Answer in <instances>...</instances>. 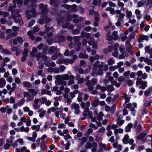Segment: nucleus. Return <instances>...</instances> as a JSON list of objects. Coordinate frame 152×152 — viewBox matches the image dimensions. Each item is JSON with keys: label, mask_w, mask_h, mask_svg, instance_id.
<instances>
[{"label": "nucleus", "mask_w": 152, "mask_h": 152, "mask_svg": "<svg viewBox=\"0 0 152 152\" xmlns=\"http://www.w3.org/2000/svg\"><path fill=\"white\" fill-rule=\"evenodd\" d=\"M15 139V137L13 136H11L10 137V138H7L6 140V142L7 143L4 145V149H8L11 146L12 142Z\"/></svg>", "instance_id": "1"}, {"label": "nucleus", "mask_w": 152, "mask_h": 152, "mask_svg": "<svg viewBox=\"0 0 152 152\" xmlns=\"http://www.w3.org/2000/svg\"><path fill=\"white\" fill-rule=\"evenodd\" d=\"M80 108L79 105L75 103H73L72 105L71 108L75 109V113L76 115L79 114L80 110L79 109Z\"/></svg>", "instance_id": "2"}, {"label": "nucleus", "mask_w": 152, "mask_h": 152, "mask_svg": "<svg viewBox=\"0 0 152 152\" xmlns=\"http://www.w3.org/2000/svg\"><path fill=\"white\" fill-rule=\"evenodd\" d=\"M62 28H67L68 29L72 30L74 29V27L72 24H71L69 22H66L62 26Z\"/></svg>", "instance_id": "3"}, {"label": "nucleus", "mask_w": 152, "mask_h": 152, "mask_svg": "<svg viewBox=\"0 0 152 152\" xmlns=\"http://www.w3.org/2000/svg\"><path fill=\"white\" fill-rule=\"evenodd\" d=\"M41 18L45 19V23H48L51 22V19L50 18H48L47 15H43L41 16Z\"/></svg>", "instance_id": "4"}, {"label": "nucleus", "mask_w": 152, "mask_h": 152, "mask_svg": "<svg viewBox=\"0 0 152 152\" xmlns=\"http://www.w3.org/2000/svg\"><path fill=\"white\" fill-rule=\"evenodd\" d=\"M99 99L98 98L96 97L95 98V99L93 100L91 102V105L93 107H96L99 105Z\"/></svg>", "instance_id": "5"}, {"label": "nucleus", "mask_w": 152, "mask_h": 152, "mask_svg": "<svg viewBox=\"0 0 152 152\" xmlns=\"http://www.w3.org/2000/svg\"><path fill=\"white\" fill-rule=\"evenodd\" d=\"M40 148L43 151L47 149V147L45 141H42L41 142Z\"/></svg>", "instance_id": "6"}, {"label": "nucleus", "mask_w": 152, "mask_h": 152, "mask_svg": "<svg viewBox=\"0 0 152 152\" xmlns=\"http://www.w3.org/2000/svg\"><path fill=\"white\" fill-rule=\"evenodd\" d=\"M146 134L145 133H141L139 135L137 136V139L138 140H143L146 135Z\"/></svg>", "instance_id": "7"}, {"label": "nucleus", "mask_w": 152, "mask_h": 152, "mask_svg": "<svg viewBox=\"0 0 152 152\" xmlns=\"http://www.w3.org/2000/svg\"><path fill=\"white\" fill-rule=\"evenodd\" d=\"M58 1L56 0H50V5L51 6L53 5L55 7L58 6Z\"/></svg>", "instance_id": "8"}, {"label": "nucleus", "mask_w": 152, "mask_h": 152, "mask_svg": "<svg viewBox=\"0 0 152 152\" xmlns=\"http://www.w3.org/2000/svg\"><path fill=\"white\" fill-rule=\"evenodd\" d=\"M129 135L126 134L123 139V142L124 144H127L128 143V141L129 139Z\"/></svg>", "instance_id": "9"}, {"label": "nucleus", "mask_w": 152, "mask_h": 152, "mask_svg": "<svg viewBox=\"0 0 152 152\" xmlns=\"http://www.w3.org/2000/svg\"><path fill=\"white\" fill-rule=\"evenodd\" d=\"M6 83L5 80L4 78H1L0 79V88H3L5 85Z\"/></svg>", "instance_id": "10"}, {"label": "nucleus", "mask_w": 152, "mask_h": 152, "mask_svg": "<svg viewBox=\"0 0 152 152\" xmlns=\"http://www.w3.org/2000/svg\"><path fill=\"white\" fill-rule=\"evenodd\" d=\"M47 5L46 4L45 5V7L41 9V13L42 14L47 15Z\"/></svg>", "instance_id": "11"}, {"label": "nucleus", "mask_w": 152, "mask_h": 152, "mask_svg": "<svg viewBox=\"0 0 152 152\" xmlns=\"http://www.w3.org/2000/svg\"><path fill=\"white\" fill-rule=\"evenodd\" d=\"M107 90L108 92H110L113 91L114 90V88L113 86L109 85L107 87Z\"/></svg>", "instance_id": "12"}, {"label": "nucleus", "mask_w": 152, "mask_h": 152, "mask_svg": "<svg viewBox=\"0 0 152 152\" xmlns=\"http://www.w3.org/2000/svg\"><path fill=\"white\" fill-rule=\"evenodd\" d=\"M23 85L24 87L31 88L32 87L31 84L29 82L26 81L23 83Z\"/></svg>", "instance_id": "13"}, {"label": "nucleus", "mask_w": 152, "mask_h": 152, "mask_svg": "<svg viewBox=\"0 0 152 152\" xmlns=\"http://www.w3.org/2000/svg\"><path fill=\"white\" fill-rule=\"evenodd\" d=\"M78 57L80 58H87L88 57V56L86 54H84L83 53H80Z\"/></svg>", "instance_id": "14"}, {"label": "nucleus", "mask_w": 152, "mask_h": 152, "mask_svg": "<svg viewBox=\"0 0 152 152\" xmlns=\"http://www.w3.org/2000/svg\"><path fill=\"white\" fill-rule=\"evenodd\" d=\"M28 91L30 93L33 94L34 96H36L37 94V92L35 91L34 89L33 88L28 89Z\"/></svg>", "instance_id": "15"}, {"label": "nucleus", "mask_w": 152, "mask_h": 152, "mask_svg": "<svg viewBox=\"0 0 152 152\" xmlns=\"http://www.w3.org/2000/svg\"><path fill=\"white\" fill-rule=\"evenodd\" d=\"M141 79L140 78L138 77L137 78V81H136V85L138 86L139 85H141V84L143 83L144 81L141 80Z\"/></svg>", "instance_id": "16"}, {"label": "nucleus", "mask_w": 152, "mask_h": 152, "mask_svg": "<svg viewBox=\"0 0 152 152\" xmlns=\"http://www.w3.org/2000/svg\"><path fill=\"white\" fill-rule=\"evenodd\" d=\"M115 62V60L113 58H110L107 61L108 64L110 65H113Z\"/></svg>", "instance_id": "17"}, {"label": "nucleus", "mask_w": 152, "mask_h": 152, "mask_svg": "<svg viewBox=\"0 0 152 152\" xmlns=\"http://www.w3.org/2000/svg\"><path fill=\"white\" fill-rule=\"evenodd\" d=\"M2 52L5 54L11 55L12 54V53L10 51L4 48H3L2 49Z\"/></svg>", "instance_id": "18"}, {"label": "nucleus", "mask_w": 152, "mask_h": 152, "mask_svg": "<svg viewBox=\"0 0 152 152\" xmlns=\"http://www.w3.org/2000/svg\"><path fill=\"white\" fill-rule=\"evenodd\" d=\"M58 40L59 42H62L65 40V37L64 36L61 35L58 37Z\"/></svg>", "instance_id": "19"}, {"label": "nucleus", "mask_w": 152, "mask_h": 152, "mask_svg": "<svg viewBox=\"0 0 152 152\" xmlns=\"http://www.w3.org/2000/svg\"><path fill=\"white\" fill-rule=\"evenodd\" d=\"M147 81H144L143 83H142L141 85L140 86V88L142 89H144L147 86Z\"/></svg>", "instance_id": "20"}, {"label": "nucleus", "mask_w": 152, "mask_h": 152, "mask_svg": "<svg viewBox=\"0 0 152 152\" xmlns=\"http://www.w3.org/2000/svg\"><path fill=\"white\" fill-rule=\"evenodd\" d=\"M31 13H32V17L35 18L36 15L37 14L36 12V9L35 8H33L31 9L30 11Z\"/></svg>", "instance_id": "21"}, {"label": "nucleus", "mask_w": 152, "mask_h": 152, "mask_svg": "<svg viewBox=\"0 0 152 152\" xmlns=\"http://www.w3.org/2000/svg\"><path fill=\"white\" fill-rule=\"evenodd\" d=\"M37 49L36 48H33L32 49V52H30V54L32 56H34L35 54L37 52Z\"/></svg>", "instance_id": "22"}, {"label": "nucleus", "mask_w": 152, "mask_h": 152, "mask_svg": "<svg viewBox=\"0 0 152 152\" xmlns=\"http://www.w3.org/2000/svg\"><path fill=\"white\" fill-rule=\"evenodd\" d=\"M127 96L128 95L127 94L125 96H124V98L125 99V103H128L130 101V99L131 97H128Z\"/></svg>", "instance_id": "23"}, {"label": "nucleus", "mask_w": 152, "mask_h": 152, "mask_svg": "<svg viewBox=\"0 0 152 152\" xmlns=\"http://www.w3.org/2000/svg\"><path fill=\"white\" fill-rule=\"evenodd\" d=\"M142 129V127L140 124H139L136 129V131L137 133H139L141 131Z\"/></svg>", "instance_id": "24"}, {"label": "nucleus", "mask_w": 152, "mask_h": 152, "mask_svg": "<svg viewBox=\"0 0 152 152\" xmlns=\"http://www.w3.org/2000/svg\"><path fill=\"white\" fill-rule=\"evenodd\" d=\"M28 49L25 48L24 49V51L23 53V56H26L28 55Z\"/></svg>", "instance_id": "25"}, {"label": "nucleus", "mask_w": 152, "mask_h": 152, "mask_svg": "<svg viewBox=\"0 0 152 152\" xmlns=\"http://www.w3.org/2000/svg\"><path fill=\"white\" fill-rule=\"evenodd\" d=\"M85 147L87 149H88V148L91 149L92 147V146L91 143L87 142L86 143Z\"/></svg>", "instance_id": "26"}, {"label": "nucleus", "mask_w": 152, "mask_h": 152, "mask_svg": "<svg viewBox=\"0 0 152 152\" xmlns=\"http://www.w3.org/2000/svg\"><path fill=\"white\" fill-rule=\"evenodd\" d=\"M132 15V12L131 11L127 10L126 12V17L129 18H130Z\"/></svg>", "instance_id": "27"}, {"label": "nucleus", "mask_w": 152, "mask_h": 152, "mask_svg": "<svg viewBox=\"0 0 152 152\" xmlns=\"http://www.w3.org/2000/svg\"><path fill=\"white\" fill-rule=\"evenodd\" d=\"M60 77V76L59 75H57L56 77V79L57 80V82L58 84H61L62 80L58 79Z\"/></svg>", "instance_id": "28"}, {"label": "nucleus", "mask_w": 152, "mask_h": 152, "mask_svg": "<svg viewBox=\"0 0 152 152\" xmlns=\"http://www.w3.org/2000/svg\"><path fill=\"white\" fill-rule=\"evenodd\" d=\"M80 29L77 28L73 30L72 31V33L73 34L75 35L78 34L80 32Z\"/></svg>", "instance_id": "29"}, {"label": "nucleus", "mask_w": 152, "mask_h": 152, "mask_svg": "<svg viewBox=\"0 0 152 152\" xmlns=\"http://www.w3.org/2000/svg\"><path fill=\"white\" fill-rule=\"evenodd\" d=\"M35 22V21L33 19L28 24V27H31L33 26Z\"/></svg>", "instance_id": "30"}, {"label": "nucleus", "mask_w": 152, "mask_h": 152, "mask_svg": "<svg viewBox=\"0 0 152 152\" xmlns=\"http://www.w3.org/2000/svg\"><path fill=\"white\" fill-rule=\"evenodd\" d=\"M50 60L49 59L48 60H46L44 61V64L47 67H49L50 66Z\"/></svg>", "instance_id": "31"}, {"label": "nucleus", "mask_w": 152, "mask_h": 152, "mask_svg": "<svg viewBox=\"0 0 152 152\" xmlns=\"http://www.w3.org/2000/svg\"><path fill=\"white\" fill-rule=\"evenodd\" d=\"M47 100V99L46 98L42 97L40 99V102L42 104H43L46 102Z\"/></svg>", "instance_id": "32"}, {"label": "nucleus", "mask_w": 152, "mask_h": 152, "mask_svg": "<svg viewBox=\"0 0 152 152\" xmlns=\"http://www.w3.org/2000/svg\"><path fill=\"white\" fill-rule=\"evenodd\" d=\"M64 139L66 140L69 139H71L72 138L71 136L69 134H68L64 136Z\"/></svg>", "instance_id": "33"}, {"label": "nucleus", "mask_w": 152, "mask_h": 152, "mask_svg": "<svg viewBox=\"0 0 152 152\" xmlns=\"http://www.w3.org/2000/svg\"><path fill=\"white\" fill-rule=\"evenodd\" d=\"M91 84L93 85H95L96 84L97 82V79L94 78H93L91 79Z\"/></svg>", "instance_id": "34"}, {"label": "nucleus", "mask_w": 152, "mask_h": 152, "mask_svg": "<svg viewBox=\"0 0 152 152\" xmlns=\"http://www.w3.org/2000/svg\"><path fill=\"white\" fill-rule=\"evenodd\" d=\"M58 56V55L56 53H54V54L52 56L51 59L53 60H55L56 59Z\"/></svg>", "instance_id": "35"}, {"label": "nucleus", "mask_w": 152, "mask_h": 152, "mask_svg": "<svg viewBox=\"0 0 152 152\" xmlns=\"http://www.w3.org/2000/svg\"><path fill=\"white\" fill-rule=\"evenodd\" d=\"M16 142H19L21 145H23L24 142L22 139L19 138L16 140Z\"/></svg>", "instance_id": "36"}, {"label": "nucleus", "mask_w": 152, "mask_h": 152, "mask_svg": "<svg viewBox=\"0 0 152 152\" xmlns=\"http://www.w3.org/2000/svg\"><path fill=\"white\" fill-rule=\"evenodd\" d=\"M8 127L7 124H4L1 127V129L2 130H5Z\"/></svg>", "instance_id": "37"}, {"label": "nucleus", "mask_w": 152, "mask_h": 152, "mask_svg": "<svg viewBox=\"0 0 152 152\" xmlns=\"http://www.w3.org/2000/svg\"><path fill=\"white\" fill-rule=\"evenodd\" d=\"M56 48L54 46H51L49 48V50L52 53H54V52H55Z\"/></svg>", "instance_id": "38"}, {"label": "nucleus", "mask_w": 152, "mask_h": 152, "mask_svg": "<svg viewBox=\"0 0 152 152\" xmlns=\"http://www.w3.org/2000/svg\"><path fill=\"white\" fill-rule=\"evenodd\" d=\"M77 6L75 4H73L72 5V9L74 11L76 12L77 11Z\"/></svg>", "instance_id": "39"}, {"label": "nucleus", "mask_w": 152, "mask_h": 152, "mask_svg": "<svg viewBox=\"0 0 152 152\" xmlns=\"http://www.w3.org/2000/svg\"><path fill=\"white\" fill-rule=\"evenodd\" d=\"M87 140V138L85 137H84L82 138L81 140V142L82 144H83L85 142H86Z\"/></svg>", "instance_id": "40"}, {"label": "nucleus", "mask_w": 152, "mask_h": 152, "mask_svg": "<svg viewBox=\"0 0 152 152\" xmlns=\"http://www.w3.org/2000/svg\"><path fill=\"white\" fill-rule=\"evenodd\" d=\"M143 40L148 41V37L147 35H145L143 34L141 36Z\"/></svg>", "instance_id": "41"}, {"label": "nucleus", "mask_w": 152, "mask_h": 152, "mask_svg": "<svg viewBox=\"0 0 152 152\" xmlns=\"http://www.w3.org/2000/svg\"><path fill=\"white\" fill-rule=\"evenodd\" d=\"M119 96V94H117L116 95H115L113 98L112 99V101L113 102H115V100H116L118 97Z\"/></svg>", "instance_id": "42"}, {"label": "nucleus", "mask_w": 152, "mask_h": 152, "mask_svg": "<svg viewBox=\"0 0 152 152\" xmlns=\"http://www.w3.org/2000/svg\"><path fill=\"white\" fill-rule=\"evenodd\" d=\"M116 109V106L115 104H113L111 107V112L112 113H113Z\"/></svg>", "instance_id": "43"}, {"label": "nucleus", "mask_w": 152, "mask_h": 152, "mask_svg": "<svg viewBox=\"0 0 152 152\" xmlns=\"http://www.w3.org/2000/svg\"><path fill=\"white\" fill-rule=\"evenodd\" d=\"M66 61H67L66 62H68L69 63L72 64L74 63L75 61L73 59H68L67 60H65V61L66 62Z\"/></svg>", "instance_id": "44"}, {"label": "nucleus", "mask_w": 152, "mask_h": 152, "mask_svg": "<svg viewBox=\"0 0 152 152\" xmlns=\"http://www.w3.org/2000/svg\"><path fill=\"white\" fill-rule=\"evenodd\" d=\"M62 79L64 80H68L69 79V75L67 74H66L63 76Z\"/></svg>", "instance_id": "45"}, {"label": "nucleus", "mask_w": 152, "mask_h": 152, "mask_svg": "<svg viewBox=\"0 0 152 152\" xmlns=\"http://www.w3.org/2000/svg\"><path fill=\"white\" fill-rule=\"evenodd\" d=\"M80 94L81 95H80L78 96L77 98V100H78L79 102H81L82 101L83 99L81 95L83 94V93L81 92Z\"/></svg>", "instance_id": "46"}, {"label": "nucleus", "mask_w": 152, "mask_h": 152, "mask_svg": "<svg viewBox=\"0 0 152 152\" xmlns=\"http://www.w3.org/2000/svg\"><path fill=\"white\" fill-rule=\"evenodd\" d=\"M46 112L45 110H43L42 112L40 113L39 114V116L40 118H42L44 117Z\"/></svg>", "instance_id": "47"}, {"label": "nucleus", "mask_w": 152, "mask_h": 152, "mask_svg": "<svg viewBox=\"0 0 152 152\" xmlns=\"http://www.w3.org/2000/svg\"><path fill=\"white\" fill-rule=\"evenodd\" d=\"M23 4V0H18L17 2V4L18 5V7H20Z\"/></svg>", "instance_id": "48"}, {"label": "nucleus", "mask_w": 152, "mask_h": 152, "mask_svg": "<svg viewBox=\"0 0 152 152\" xmlns=\"http://www.w3.org/2000/svg\"><path fill=\"white\" fill-rule=\"evenodd\" d=\"M124 122V120H120L119 121H117V124H119L120 126H121L123 124Z\"/></svg>", "instance_id": "49"}, {"label": "nucleus", "mask_w": 152, "mask_h": 152, "mask_svg": "<svg viewBox=\"0 0 152 152\" xmlns=\"http://www.w3.org/2000/svg\"><path fill=\"white\" fill-rule=\"evenodd\" d=\"M92 48L94 49H96L97 48V43L96 42H94L92 43Z\"/></svg>", "instance_id": "50"}, {"label": "nucleus", "mask_w": 152, "mask_h": 152, "mask_svg": "<svg viewBox=\"0 0 152 152\" xmlns=\"http://www.w3.org/2000/svg\"><path fill=\"white\" fill-rule=\"evenodd\" d=\"M144 18L145 20L148 21L151 19V17L150 15H145Z\"/></svg>", "instance_id": "51"}, {"label": "nucleus", "mask_w": 152, "mask_h": 152, "mask_svg": "<svg viewBox=\"0 0 152 152\" xmlns=\"http://www.w3.org/2000/svg\"><path fill=\"white\" fill-rule=\"evenodd\" d=\"M130 73V71L129 70H128L127 72H126L124 73V77H127L129 76Z\"/></svg>", "instance_id": "52"}, {"label": "nucleus", "mask_w": 152, "mask_h": 152, "mask_svg": "<svg viewBox=\"0 0 152 152\" xmlns=\"http://www.w3.org/2000/svg\"><path fill=\"white\" fill-rule=\"evenodd\" d=\"M43 46V44L42 43H40L37 46V48L39 50H41Z\"/></svg>", "instance_id": "53"}, {"label": "nucleus", "mask_w": 152, "mask_h": 152, "mask_svg": "<svg viewBox=\"0 0 152 152\" xmlns=\"http://www.w3.org/2000/svg\"><path fill=\"white\" fill-rule=\"evenodd\" d=\"M99 145L100 147H101L102 148H104V149H105L106 150L107 149L106 148V145L105 144H103L101 142H100L99 143Z\"/></svg>", "instance_id": "54"}, {"label": "nucleus", "mask_w": 152, "mask_h": 152, "mask_svg": "<svg viewBox=\"0 0 152 152\" xmlns=\"http://www.w3.org/2000/svg\"><path fill=\"white\" fill-rule=\"evenodd\" d=\"M0 111L2 113H4L6 112V108L4 107H1L0 109Z\"/></svg>", "instance_id": "55"}, {"label": "nucleus", "mask_w": 152, "mask_h": 152, "mask_svg": "<svg viewBox=\"0 0 152 152\" xmlns=\"http://www.w3.org/2000/svg\"><path fill=\"white\" fill-rule=\"evenodd\" d=\"M72 16L71 15H67L66 18V20L68 21H70L72 20Z\"/></svg>", "instance_id": "56"}, {"label": "nucleus", "mask_w": 152, "mask_h": 152, "mask_svg": "<svg viewBox=\"0 0 152 152\" xmlns=\"http://www.w3.org/2000/svg\"><path fill=\"white\" fill-rule=\"evenodd\" d=\"M147 108H145L142 109V112L141 113L142 115H143L145 114H147Z\"/></svg>", "instance_id": "57"}, {"label": "nucleus", "mask_w": 152, "mask_h": 152, "mask_svg": "<svg viewBox=\"0 0 152 152\" xmlns=\"http://www.w3.org/2000/svg\"><path fill=\"white\" fill-rule=\"evenodd\" d=\"M135 36V34L134 32H133L129 35V38L131 39H134Z\"/></svg>", "instance_id": "58"}, {"label": "nucleus", "mask_w": 152, "mask_h": 152, "mask_svg": "<svg viewBox=\"0 0 152 152\" xmlns=\"http://www.w3.org/2000/svg\"><path fill=\"white\" fill-rule=\"evenodd\" d=\"M17 41L20 43H22L23 41V39L21 37H18L17 38Z\"/></svg>", "instance_id": "59"}, {"label": "nucleus", "mask_w": 152, "mask_h": 152, "mask_svg": "<svg viewBox=\"0 0 152 152\" xmlns=\"http://www.w3.org/2000/svg\"><path fill=\"white\" fill-rule=\"evenodd\" d=\"M105 129L104 127H102L100 128L98 130V132L99 133H102L105 131Z\"/></svg>", "instance_id": "60"}, {"label": "nucleus", "mask_w": 152, "mask_h": 152, "mask_svg": "<svg viewBox=\"0 0 152 152\" xmlns=\"http://www.w3.org/2000/svg\"><path fill=\"white\" fill-rule=\"evenodd\" d=\"M46 41L50 45H51L53 43V40L51 39H47Z\"/></svg>", "instance_id": "61"}, {"label": "nucleus", "mask_w": 152, "mask_h": 152, "mask_svg": "<svg viewBox=\"0 0 152 152\" xmlns=\"http://www.w3.org/2000/svg\"><path fill=\"white\" fill-rule=\"evenodd\" d=\"M0 37L1 39H4V32L2 31L1 33H0Z\"/></svg>", "instance_id": "62"}, {"label": "nucleus", "mask_w": 152, "mask_h": 152, "mask_svg": "<svg viewBox=\"0 0 152 152\" xmlns=\"http://www.w3.org/2000/svg\"><path fill=\"white\" fill-rule=\"evenodd\" d=\"M13 35V34H8L6 37V39L8 40L11 38L12 36Z\"/></svg>", "instance_id": "63"}, {"label": "nucleus", "mask_w": 152, "mask_h": 152, "mask_svg": "<svg viewBox=\"0 0 152 152\" xmlns=\"http://www.w3.org/2000/svg\"><path fill=\"white\" fill-rule=\"evenodd\" d=\"M91 29V27L90 26H88L85 28L84 30L86 31H89Z\"/></svg>", "instance_id": "64"}]
</instances>
